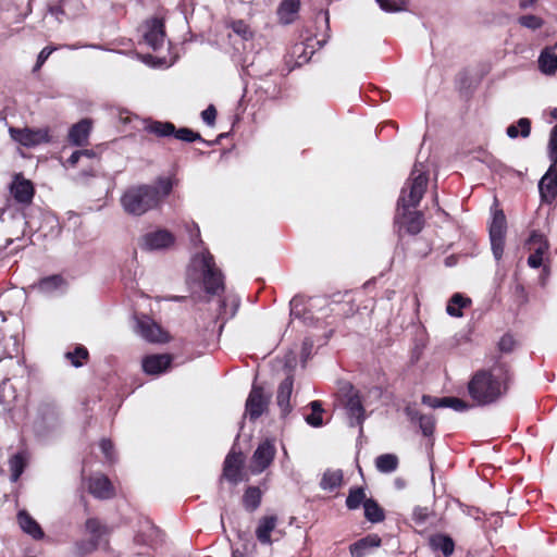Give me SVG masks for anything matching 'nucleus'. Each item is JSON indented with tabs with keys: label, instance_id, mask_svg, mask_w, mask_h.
<instances>
[{
	"label": "nucleus",
	"instance_id": "32",
	"mask_svg": "<svg viewBox=\"0 0 557 557\" xmlns=\"http://www.w3.org/2000/svg\"><path fill=\"white\" fill-rule=\"evenodd\" d=\"M343 482L342 470H326L320 482V486L324 491H333Z\"/></svg>",
	"mask_w": 557,
	"mask_h": 557
},
{
	"label": "nucleus",
	"instance_id": "16",
	"mask_svg": "<svg viewBox=\"0 0 557 557\" xmlns=\"http://www.w3.org/2000/svg\"><path fill=\"white\" fill-rule=\"evenodd\" d=\"M539 190L543 201L550 203L555 199L557 195V165L550 164L539 183Z\"/></svg>",
	"mask_w": 557,
	"mask_h": 557
},
{
	"label": "nucleus",
	"instance_id": "18",
	"mask_svg": "<svg viewBox=\"0 0 557 557\" xmlns=\"http://www.w3.org/2000/svg\"><path fill=\"white\" fill-rule=\"evenodd\" d=\"M405 413L412 423H418L422 434L426 437L432 436L435 431V418L433 414L421 413L412 406L405 408Z\"/></svg>",
	"mask_w": 557,
	"mask_h": 557
},
{
	"label": "nucleus",
	"instance_id": "39",
	"mask_svg": "<svg viewBox=\"0 0 557 557\" xmlns=\"http://www.w3.org/2000/svg\"><path fill=\"white\" fill-rule=\"evenodd\" d=\"M518 127L521 128L520 134L523 138L529 137V135L531 133V121L527 117H521L518 121L517 125L511 124L507 127L506 133H507L508 137L517 138L519 135Z\"/></svg>",
	"mask_w": 557,
	"mask_h": 557
},
{
	"label": "nucleus",
	"instance_id": "36",
	"mask_svg": "<svg viewBox=\"0 0 557 557\" xmlns=\"http://www.w3.org/2000/svg\"><path fill=\"white\" fill-rule=\"evenodd\" d=\"M146 129L159 137H168L173 136L175 125L171 122L153 121L147 125Z\"/></svg>",
	"mask_w": 557,
	"mask_h": 557
},
{
	"label": "nucleus",
	"instance_id": "22",
	"mask_svg": "<svg viewBox=\"0 0 557 557\" xmlns=\"http://www.w3.org/2000/svg\"><path fill=\"white\" fill-rule=\"evenodd\" d=\"M89 493L96 498L109 499L114 496L111 481L104 475H95L89 479Z\"/></svg>",
	"mask_w": 557,
	"mask_h": 557
},
{
	"label": "nucleus",
	"instance_id": "61",
	"mask_svg": "<svg viewBox=\"0 0 557 557\" xmlns=\"http://www.w3.org/2000/svg\"><path fill=\"white\" fill-rule=\"evenodd\" d=\"M79 152H83V156H85L87 158H94L95 157V152L92 150L85 149V150H79Z\"/></svg>",
	"mask_w": 557,
	"mask_h": 557
},
{
	"label": "nucleus",
	"instance_id": "15",
	"mask_svg": "<svg viewBox=\"0 0 557 557\" xmlns=\"http://www.w3.org/2000/svg\"><path fill=\"white\" fill-rule=\"evenodd\" d=\"M345 410L350 426L354 428L357 425H362L366 416L364 408L358 393L351 391V393L347 396V400L345 403Z\"/></svg>",
	"mask_w": 557,
	"mask_h": 557
},
{
	"label": "nucleus",
	"instance_id": "21",
	"mask_svg": "<svg viewBox=\"0 0 557 557\" xmlns=\"http://www.w3.org/2000/svg\"><path fill=\"white\" fill-rule=\"evenodd\" d=\"M382 540L377 534H368L349 545L351 557H366L372 549L380 547Z\"/></svg>",
	"mask_w": 557,
	"mask_h": 557
},
{
	"label": "nucleus",
	"instance_id": "11",
	"mask_svg": "<svg viewBox=\"0 0 557 557\" xmlns=\"http://www.w3.org/2000/svg\"><path fill=\"white\" fill-rule=\"evenodd\" d=\"M175 242L174 235L166 230L149 232L141 237V248L146 250H161L169 248Z\"/></svg>",
	"mask_w": 557,
	"mask_h": 557
},
{
	"label": "nucleus",
	"instance_id": "3",
	"mask_svg": "<svg viewBox=\"0 0 557 557\" xmlns=\"http://www.w3.org/2000/svg\"><path fill=\"white\" fill-rule=\"evenodd\" d=\"M172 190L169 178H159L157 185H136L128 187L121 196L123 210L134 216H140L157 208Z\"/></svg>",
	"mask_w": 557,
	"mask_h": 557
},
{
	"label": "nucleus",
	"instance_id": "29",
	"mask_svg": "<svg viewBox=\"0 0 557 557\" xmlns=\"http://www.w3.org/2000/svg\"><path fill=\"white\" fill-rule=\"evenodd\" d=\"M363 509L366 519L372 523H379L385 519L383 508L372 498L364 502Z\"/></svg>",
	"mask_w": 557,
	"mask_h": 557
},
{
	"label": "nucleus",
	"instance_id": "25",
	"mask_svg": "<svg viewBox=\"0 0 557 557\" xmlns=\"http://www.w3.org/2000/svg\"><path fill=\"white\" fill-rule=\"evenodd\" d=\"M91 131V122L88 119H83L74 124L69 132V140L75 146H83L87 143Z\"/></svg>",
	"mask_w": 557,
	"mask_h": 557
},
{
	"label": "nucleus",
	"instance_id": "28",
	"mask_svg": "<svg viewBox=\"0 0 557 557\" xmlns=\"http://www.w3.org/2000/svg\"><path fill=\"white\" fill-rule=\"evenodd\" d=\"M300 7V0H283L278 7L277 14L284 24H289L294 21Z\"/></svg>",
	"mask_w": 557,
	"mask_h": 557
},
{
	"label": "nucleus",
	"instance_id": "42",
	"mask_svg": "<svg viewBox=\"0 0 557 557\" xmlns=\"http://www.w3.org/2000/svg\"><path fill=\"white\" fill-rule=\"evenodd\" d=\"M65 357L74 367L78 368L82 367L84 361L88 358V350L83 346H77L73 351H67Z\"/></svg>",
	"mask_w": 557,
	"mask_h": 557
},
{
	"label": "nucleus",
	"instance_id": "35",
	"mask_svg": "<svg viewBox=\"0 0 557 557\" xmlns=\"http://www.w3.org/2000/svg\"><path fill=\"white\" fill-rule=\"evenodd\" d=\"M11 481L16 482L26 467V459L23 453L13 455L9 460Z\"/></svg>",
	"mask_w": 557,
	"mask_h": 557
},
{
	"label": "nucleus",
	"instance_id": "38",
	"mask_svg": "<svg viewBox=\"0 0 557 557\" xmlns=\"http://www.w3.org/2000/svg\"><path fill=\"white\" fill-rule=\"evenodd\" d=\"M64 284V278L59 274H54L41 278L38 283V288L44 293H52L61 288Z\"/></svg>",
	"mask_w": 557,
	"mask_h": 557
},
{
	"label": "nucleus",
	"instance_id": "45",
	"mask_svg": "<svg viewBox=\"0 0 557 557\" xmlns=\"http://www.w3.org/2000/svg\"><path fill=\"white\" fill-rule=\"evenodd\" d=\"M518 22L521 26L533 29V30L542 27V25H543V20L541 17H539L536 15H532V14L520 16Z\"/></svg>",
	"mask_w": 557,
	"mask_h": 557
},
{
	"label": "nucleus",
	"instance_id": "44",
	"mask_svg": "<svg viewBox=\"0 0 557 557\" xmlns=\"http://www.w3.org/2000/svg\"><path fill=\"white\" fill-rule=\"evenodd\" d=\"M434 516V512L428 507L416 506L412 511V520L417 525H422L426 520Z\"/></svg>",
	"mask_w": 557,
	"mask_h": 557
},
{
	"label": "nucleus",
	"instance_id": "17",
	"mask_svg": "<svg viewBox=\"0 0 557 557\" xmlns=\"http://www.w3.org/2000/svg\"><path fill=\"white\" fill-rule=\"evenodd\" d=\"M147 30L144 38L146 44L154 51L159 50L165 39L164 24L159 18H152L146 24Z\"/></svg>",
	"mask_w": 557,
	"mask_h": 557
},
{
	"label": "nucleus",
	"instance_id": "50",
	"mask_svg": "<svg viewBox=\"0 0 557 557\" xmlns=\"http://www.w3.org/2000/svg\"><path fill=\"white\" fill-rule=\"evenodd\" d=\"M232 29L234 33L242 36L246 40L251 38V32H250L248 25L242 20L233 22Z\"/></svg>",
	"mask_w": 557,
	"mask_h": 557
},
{
	"label": "nucleus",
	"instance_id": "51",
	"mask_svg": "<svg viewBox=\"0 0 557 557\" xmlns=\"http://www.w3.org/2000/svg\"><path fill=\"white\" fill-rule=\"evenodd\" d=\"M421 400L423 405L433 409L445 408L446 404V397L438 398L430 395H423Z\"/></svg>",
	"mask_w": 557,
	"mask_h": 557
},
{
	"label": "nucleus",
	"instance_id": "54",
	"mask_svg": "<svg viewBox=\"0 0 557 557\" xmlns=\"http://www.w3.org/2000/svg\"><path fill=\"white\" fill-rule=\"evenodd\" d=\"M215 117L216 109L213 104L208 106V108L201 112V119L207 125H213Z\"/></svg>",
	"mask_w": 557,
	"mask_h": 557
},
{
	"label": "nucleus",
	"instance_id": "63",
	"mask_svg": "<svg viewBox=\"0 0 557 557\" xmlns=\"http://www.w3.org/2000/svg\"><path fill=\"white\" fill-rule=\"evenodd\" d=\"M232 557H244V555L238 550H234Z\"/></svg>",
	"mask_w": 557,
	"mask_h": 557
},
{
	"label": "nucleus",
	"instance_id": "9",
	"mask_svg": "<svg viewBox=\"0 0 557 557\" xmlns=\"http://www.w3.org/2000/svg\"><path fill=\"white\" fill-rule=\"evenodd\" d=\"M137 331L144 339L150 343H166L169 341L168 333L147 315L137 319Z\"/></svg>",
	"mask_w": 557,
	"mask_h": 557
},
{
	"label": "nucleus",
	"instance_id": "59",
	"mask_svg": "<svg viewBox=\"0 0 557 557\" xmlns=\"http://www.w3.org/2000/svg\"><path fill=\"white\" fill-rule=\"evenodd\" d=\"M81 157H83V152H79V150L77 151H74L70 158L67 159V162L74 166L77 164V162L79 161Z\"/></svg>",
	"mask_w": 557,
	"mask_h": 557
},
{
	"label": "nucleus",
	"instance_id": "6",
	"mask_svg": "<svg viewBox=\"0 0 557 557\" xmlns=\"http://www.w3.org/2000/svg\"><path fill=\"white\" fill-rule=\"evenodd\" d=\"M271 395L260 385L253 384L245 405V413L250 421L259 419L268 409Z\"/></svg>",
	"mask_w": 557,
	"mask_h": 557
},
{
	"label": "nucleus",
	"instance_id": "48",
	"mask_svg": "<svg viewBox=\"0 0 557 557\" xmlns=\"http://www.w3.org/2000/svg\"><path fill=\"white\" fill-rule=\"evenodd\" d=\"M238 306H239V300L233 299L232 300V309H231L230 313H227L226 312V300H222L221 305H220V311H219L218 318L222 319V320H227L230 318H233L237 311Z\"/></svg>",
	"mask_w": 557,
	"mask_h": 557
},
{
	"label": "nucleus",
	"instance_id": "57",
	"mask_svg": "<svg viewBox=\"0 0 557 557\" xmlns=\"http://www.w3.org/2000/svg\"><path fill=\"white\" fill-rule=\"evenodd\" d=\"M187 230L189 232L190 242L194 246H198L202 243L200 239V231L197 224L187 225Z\"/></svg>",
	"mask_w": 557,
	"mask_h": 557
},
{
	"label": "nucleus",
	"instance_id": "2",
	"mask_svg": "<svg viewBox=\"0 0 557 557\" xmlns=\"http://www.w3.org/2000/svg\"><path fill=\"white\" fill-rule=\"evenodd\" d=\"M429 177L428 172L422 163H416L407 180L405 186L401 189L400 197L398 199V209H403V224L406 231L416 235L420 233L424 225L423 214L419 211L409 212L407 211L410 207H417L428 186Z\"/></svg>",
	"mask_w": 557,
	"mask_h": 557
},
{
	"label": "nucleus",
	"instance_id": "5",
	"mask_svg": "<svg viewBox=\"0 0 557 557\" xmlns=\"http://www.w3.org/2000/svg\"><path fill=\"white\" fill-rule=\"evenodd\" d=\"M203 285L207 293L215 295L224 290L222 272L215 267L213 256L209 252L202 253L201 258Z\"/></svg>",
	"mask_w": 557,
	"mask_h": 557
},
{
	"label": "nucleus",
	"instance_id": "20",
	"mask_svg": "<svg viewBox=\"0 0 557 557\" xmlns=\"http://www.w3.org/2000/svg\"><path fill=\"white\" fill-rule=\"evenodd\" d=\"M58 408L53 401H42L37 408L36 425L48 429L55 425L58 421Z\"/></svg>",
	"mask_w": 557,
	"mask_h": 557
},
{
	"label": "nucleus",
	"instance_id": "34",
	"mask_svg": "<svg viewBox=\"0 0 557 557\" xmlns=\"http://www.w3.org/2000/svg\"><path fill=\"white\" fill-rule=\"evenodd\" d=\"M471 304L469 298L463 297L460 294H455L450 298L446 311L449 315L460 318L462 317L461 309Z\"/></svg>",
	"mask_w": 557,
	"mask_h": 557
},
{
	"label": "nucleus",
	"instance_id": "31",
	"mask_svg": "<svg viewBox=\"0 0 557 557\" xmlns=\"http://www.w3.org/2000/svg\"><path fill=\"white\" fill-rule=\"evenodd\" d=\"M539 67L544 74H554L557 71V55L548 49L543 50L539 57Z\"/></svg>",
	"mask_w": 557,
	"mask_h": 557
},
{
	"label": "nucleus",
	"instance_id": "56",
	"mask_svg": "<svg viewBox=\"0 0 557 557\" xmlns=\"http://www.w3.org/2000/svg\"><path fill=\"white\" fill-rule=\"evenodd\" d=\"M306 51V47L304 44H296L294 47H293V53L296 54V53H299L298 54V59L296 61V63L298 65H301L302 63L309 61L310 57H307V54L305 53Z\"/></svg>",
	"mask_w": 557,
	"mask_h": 557
},
{
	"label": "nucleus",
	"instance_id": "8",
	"mask_svg": "<svg viewBox=\"0 0 557 557\" xmlns=\"http://www.w3.org/2000/svg\"><path fill=\"white\" fill-rule=\"evenodd\" d=\"M276 454V448L273 440L262 441L251 457L250 469L255 474L263 472L273 462Z\"/></svg>",
	"mask_w": 557,
	"mask_h": 557
},
{
	"label": "nucleus",
	"instance_id": "10",
	"mask_svg": "<svg viewBox=\"0 0 557 557\" xmlns=\"http://www.w3.org/2000/svg\"><path fill=\"white\" fill-rule=\"evenodd\" d=\"M11 137L25 147H34L50 140L47 129L33 131L29 128H10Z\"/></svg>",
	"mask_w": 557,
	"mask_h": 557
},
{
	"label": "nucleus",
	"instance_id": "64",
	"mask_svg": "<svg viewBox=\"0 0 557 557\" xmlns=\"http://www.w3.org/2000/svg\"><path fill=\"white\" fill-rule=\"evenodd\" d=\"M516 290H517V292H520V293H523V292H524V288H523V286H522V285H517V286H516Z\"/></svg>",
	"mask_w": 557,
	"mask_h": 557
},
{
	"label": "nucleus",
	"instance_id": "52",
	"mask_svg": "<svg viewBox=\"0 0 557 557\" xmlns=\"http://www.w3.org/2000/svg\"><path fill=\"white\" fill-rule=\"evenodd\" d=\"M77 2H78V0H65V1H62L61 5L51 7L49 9V11L52 15L58 17L60 14H67L71 7Z\"/></svg>",
	"mask_w": 557,
	"mask_h": 557
},
{
	"label": "nucleus",
	"instance_id": "12",
	"mask_svg": "<svg viewBox=\"0 0 557 557\" xmlns=\"http://www.w3.org/2000/svg\"><path fill=\"white\" fill-rule=\"evenodd\" d=\"M528 245L529 249L533 251L528 258V264L537 269L542 265L543 257L548 251L549 245L546 238L535 231L531 233Z\"/></svg>",
	"mask_w": 557,
	"mask_h": 557
},
{
	"label": "nucleus",
	"instance_id": "13",
	"mask_svg": "<svg viewBox=\"0 0 557 557\" xmlns=\"http://www.w3.org/2000/svg\"><path fill=\"white\" fill-rule=\"evenodd\" d=\"M244 465L243 454L231 450L223 465V476L233 484L242 481V469Z\"/></svg>",
	"mask_w": 557,
	"mask_h": 557
},
{
	"label": "nucleus",
	"instance_id": "19",
	"mask_svg": "<svg viewBox=\"0 0 557 557\" xmlns=\"http://www.w3.org/2000/svg\"><path fill=\"white\" fill-rule=\"evenodd\" d=\"M294 387V377L288 375L278 385L276 393V405L281 410V416L286 417L293 409L290 397Z\"/></svg>",
	"mask_w": 557,
	"mask_h": 557
},
{
	"label": "nucleus",
	"instance_id": "43",
	"mask_svg": "<svg viewBox=\"0 0 557 557\" xmlns=\"http://www.w3.org/2000/svg\"><path fill=\"white\" fill-rule=\"evenodd\" d=\"M380 8L386 12H399L406 10L408 0H375Z\"/></svg>",
	"mask_w": 557,
	"mask_h": 557
},
{
	"label": "nucleus",
	"instance_id": "14",
	"mask_svg": "<svg viewBox=\"0 0 557 557\" xmlns=\"http://www.w3.org/2000/svg\"><path fill=\"white\" fill-rule=\"evenodd\" d=\"M10 191L13 198L22 205H29L33 201L35 189L29 180L24 178L22 175H15Z\"/></svg>",
	"mask_w": 557,
	"mask_h": 557
},
{
	"label": "nucleus",
	"instance_id": "4",
	"mask_svg": "<svg viewBox=\"0 0 557 557\" xmlns=\"http://www.w3.org/2000/svg\"><path fill=\"white\" fill-rule=\"evenodd\" d=\"M85 539L75 542V552L79 557L92 554L100 547H108L111 528L98 518H88L84 523Z\"/></svg>",
	"mask_w": 557,
	"mask_h": 557
},
{
	"label": "nucleus",
	"instance_id": "47",
	"mask_svg": "<svg viewBox=\"0 0 557 557\" xmlns=\"http://www.w3.org/2000/svg\"><path fill=\"white\" fill-rule=\"evenodd\" d=\"M445 408H451L455 411H466L471 408V405L457 397H446Z\"/></svg>",
	"mask_w": 557,
	"mask_h": 557
},
{
	"label": "nucleus",
	"instance_id": "24",
	"mask_svg": "<svg viewBox=\"0 0 557 557\" xmlns=\"http://www.w3.org/2000/svg\"><path fill=\"white\" fill-rule=\"evenodd\" d=\"M277 525V517L276 516H264L259 519L257 529H256V537L262 545H271L272 539L271 533L275 530Z\"/></svg>",
	"mask_w": 557,
	"mask_h": 557
},
{
	"label": "nucleus",
	"instance_id": "62",
	"mask_svg": "<svg viewBox=\"0 0 557 557\" xmlns=\"http://www.w3.org/2000/svg\"><path fill=\"white\" fill-rule=\"evenodd\" d=\"M550 116L555 120H557V108H554L552 111H550Z\"/></svg>",
	"mask_w": 557,
	"mask_h": 557
},
{
	"label": "nucleus",
	"instance_id": "49",
	"mask_svg": "<svg viewBox=\"0 0 557 557\" xmlns=\"http://www.w3.org/2000/svg\"><path fill=\"white\" fill-rule=\"evenodd\" d=\"M516 341L510 334H505L500 337L498 342V349L502 352H511L515 348Z\"/></svg>",
	"mask_w": 557,
	"mask_h": 557
},
{
	"label": "nucleus",
	"instance_id": "23",
	"mask_svg": "<svg viewBox=\"0 0 557 557\" xmlns=\"http://www.w3.org/2000/svg\"><path fill=\"white\" fill-rule=\"evenodd\" d=\"M172 362L170 355H151L143 359V370L147 374L158 375L165 372Z\"/></svg>",
	"mask_w": 557,
	"mask_h": 557
},
{
	"label": "nucleus",
	"instance_id": "27",
	"mask_svg": "<svg viewBox=\"0 0 557 557\" xmlns=\"http://www.w3.org/2000/svg\"><path fill=\"white\" fill-rule=\"evenodd\" d=\"M429 544L433 550H441L445 557L451 556L455 550L453 539L446 534L437 533L432 535Z\"/></svg>",
	"mask_w": 557,
	"mask_h": 557
},
{
	"label": "nucleus",
	"instance_id": "58",
	"mask_svg": "<svg viewBox=\"0 0 557 557\" xmlns=\"http://www.w3.org/2000/svg\"><path fill=\"white\" fill-rule=\"evenodd\" d=\"M290 313L293 315H300V311L298 310V308L302 305V299L301 297H294L292 300H290Z\"/></svg>",
	"mask_w": 557,
	"mask_h": 557
},
{
	"label": "nucleus",
	"instance_id": "1",
	"mask_svg": "<svg viewBox=\"0 0 557 557\" xmlns=\"http://www.w3.org/2000/svg\"><path fill=\"white\" fill-rule=\"evenodd\" d=\"M515 382L512 366L497 358L488 369H480L468 382V394L478 406H490L504 398Z\"/></svg>",
	"mask_w": 557,
	"mask_h": 557
},
{
	"label": "nucleus",
	"instance_id": "55",
	"mask_svg": "<svg viewBox=\"0 0 557 557\" xmlns=\"http://www.w3.org/2000/svg\"><path fill=\"white\" fill-rule=\"evenodd\" d=\"M55 49L54 47H45L38 54L34 71L39 70Z\"/></svg>",
	"mask_w": 557,
	"mask_h": 557
},
{
	"label": "nucleus",
	"instance_id": "33",
	"mask_svg": "<svg viewBox=\"0 0 557 557\" xmlns=\"http://www.w3.org/2000/svg\"><path fill=\"white\" fill-rule=\"evenodd\" d=\"M375 467L382 473L394 472L398 467V457L394 454H383L376 457Z\"/></svg>",
	"mask_w": 557,
	"mask_h": 557
},
{
	"label": "nucleus",
	"instance_id": "46",
	"mask_svg": "<svg viewBox=\"0 0 557 557\" xmlns=\"http://www.w3.org/2000/svg\"><path fill=\"white\" fill-rule=\"evenodd\" d=\"M548 157L552 164L557 165V124L553 127L548 143Z\"/></svg>",
	"mask_w": 557,
	"mask_h": 557
},
{
	"label": "nucleus",
	"instance_id": "41",
	"mask_svg": "<svg viewBox=\"0 0 557 557\" xmlns=\"http://www.w3.org/2000/svg\"><path fill=\"white\" fill-rule=\"evenodd\" d=\"M173 136L176 139L185 141V143H193L196 140H200L202 143L209 144L201 137V135L199 133L194 132L193 129L187 128V127H181L178 129L175 128Z\"/></svg>",
	"mask_w": 557,
	"mask_h": 557
},
{
	"label": "nucleus",
	"instance_id": "40",
	"mask_svg": "<svg viewBox=\"0 0 557 557\" xmlns=\"http://www.w3.org/2000/svg\"><path fill=\"white\" fill-rule=\"evenodd\" d=\"M310 408H311L312 412H311V414L306 417L307 423L314 428L321 426L323 424V419H322L323 409H322L321 403L318 400H313L310 403Z\"/></svg>",
	"mask_w": 557,
	"mask_h": 557
},
{
	"label": "nucleus",
	"instance_id": "30",
	"mask_svg": "<svg viewBox=\"0 0 557 557\" xmlns=\"http://www.w3.org/2000/svg\"><path fill=\"white\" fill-rule=\"evenodd\" d=\"M262 493L258 486H249L243 496V505L246 510L252 512L261 504Z\"/></svg>",
	"mask_w": 557,
	"mask_h": 557
},
{
	"label": "nucleus",
	"instance_id": "26",
	"mask_svg": "<svg viewBox=\"0 0 557 557\" xmlns=\"http://www.w3.org/2000/svg\"><path fill=\"white\" fill-rule=\"evenodd\" d=\"M17 520L21 529L33 539L40 540L44 537L45 534L40 525L25 510L18 512Z\"/></svg>",
	"mask_w": 557,
	"mask_h": 557
},
{
	"label": "nucleus",
	"instance_id": "53",
	"mask_svg": "<svg viewBox=\"0 0 557 557\" xmlns=\"http://www.w3.org/2000/svg\"><path fill=\"white\" fill-rule=\"evenodd\" d=\"M100 449L103 453L106 459L110 462L114 461L113 444L110 440L103 438L100 442Z\"/></svg>",
	"mask_w": 557,
	"mask_h": 557
},
{
	"label": "nucleus",
	"instance_id": "7",
	"mask_svg": "<svg viewBox=\"0 0 557 557\" xmlns=\"http://www.w3.org/2000/svg\"><path fill=\"white\" fill-rule=\"evenodd\" d=\"M506 228V216L502 210H498L494 213L490 225L491 246L496 260H499L504 252Z\"/></svg>",
	"mask_w": 557,
	"mask_h": 557
},
{
	"label": "nucleus",
	"instance_id": "60",
	"mask_svg": "<svg viewBox=\"0 0 557 557\" xmlns=\"http://www.w3.org/2000/svg\"><path fill=\"white\" fill-rule=\"evenodd\" d=\"M536 1L537 0H520L519 5H520L521 9H527V8L531 7V5H533Z\"/></svg>",
	"mask_w": 557,
	"mask_h": 557
},
{
	"label": "nucleus",
	"instance_id": "37",
	"mask_svg": "<svg viewBox=\"0 0 557 557\" xmlns=\"http://www.w3.org/2000/svg\"><path fill=\"white\" fill-rule=\"evenodd\" d=\"M368 499L363 487H351L346 498V507L350 510L358 509Z\"/></svg>",
	"mask_w": 557,
	"mask_h": 557
}]
</instances>
